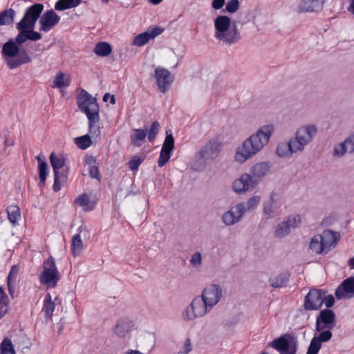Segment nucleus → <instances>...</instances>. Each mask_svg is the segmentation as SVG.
Wrapping results in <instances>:
<instances>
[{"label": "nucleus", "instance_id": "nucleus-5", "mask_svg": "<svg viewBox=\"0 0 354 354\" xmlns=\"http://www.w3.org/2000/svg\"><path fill=\"white\" fill-rule=\"evenodd\" d=\"M274 130L275 127L273 124H266L258 128L246 139L249 141L251 147L259 153L268 145Z\"/></svg>", "mask_w": 354, "mask_h": 354}, {"label": "nucleus", "instance_id": "nucleus-34", "mask_svg": "<svg viewBox=\"0 0 354 354\" xmlns=\"http://www.w3.org/2000/svg\"><path fill=\"white\" fill-rule=\"evenodd\" d=\"M310 249L317 254H326L324 248L320 234L313 236L309 243Z\"/></svg>", "mask_w": 354, "mask_h": 354}, {"label": "nucleus", "instance_id": "nucleus-18", "mask_svg": "<svg viewBox=\"0 0 354 354\" xmlns=\"http://www.w3.org/2000/svg\"><path fill=\"white\" fill-rule=\"evenodd\" d=\"M271 168L270 162L263 161L254 164L250 168L249 175L252 177V180L258 185L269 173Z\"/></svg>", "mask_w": 354, "mask_h": 354}, {"label": "nucleus", "instance_id": "nucleus-51", "mask_svg": "<svg viewBox=\"0 0 354 354\" xmlns=\"http://www.w3.org/2000/svg\"><path fill=\"white\" fill-rule=\"evenodd\" d=\"M285 221L290 230L298 227L301 223V218L299 215L289 216Z\"/></svg>", "mask_w": 354, "mask_h": 354}, {"label": "nucleus", "instance_id": "nucleus-54", "mask_svg": "<svg viewBox=\"0 0 354 354\" xmlns=\"http://www.w3.org/2000/svg\"><path fill=\"white\" fill-rule=\"evenodd\" d=\"M239 0H230L227 2L225 10L227 12L232 14L239 10Z\"/></svg>", "mask_w": 354, "mask_h": 354}, {"label": "nucleus", "instance_id": "nucleus-46", "mask_svg": "<svg viewBox=\"0 0 354 354\" xmlns=\"http://www.w3.org/2000/svg\"><path fill=\"white\" fill-rule=\"evenodd\" d=\"M88 129L89 132L92 135L93 137L97 138L100 134V129L98 126L97 123L100 120V117H96L93 118L88 119Z\"/></svg>", "mask_w": 354, "mask_h": 354}, {"label": "nucleus", "instance_id": "nucleus-63", "mask_svg": "<svg viewBox=\"0 0 354 354\" xmlns=\"http://www.w3.org/2000/svg\"><path fill=\"white\" fill-rule=\"evenodd\" d=\"M110 100L111 104H113L115 102V97L113 95H111L109 93H106L103 97V100L107 102Z\"/></svg>", "mask_w": 354, "mask_h": 354}, {"label": "nucleus", "instance_id": "nucleus-25", "mask_svg": "<svg viewBox=\"0 0 354 354\" xmlns=\"http://www.w3.org/2000/svg\"><path fill=\"white\" fill-rule=\"evenodd\" d=\"M19 49L18 45H17L13 39H10L3 44L1 54L7 65L8 62L12 61L13 58L19 53Z\"/></svg>", "mask_w": 354, "mask_h": 354}, {"label": "nucleus", "instance_id": "nucleus-53", "mask_svg": "<svg viewBox=\"0 0 354 354\" xmlns=\"http://www.w3.org/2000/svg\"><path fill=\"white\" fill-rule=\"evenodd\" d=\"M189 263L195 268H199L202 265V255L200 252H195L190 257Z\"/></svg>", "mask_w": 354, "mask_h": 354}, {"label": "nucleus", "instance_id": "nucleus-21", "mask_svg": "<svg viewBox=\"0 0 354 354\" xmlns=\"http://www.w3.org/2000/svg\"><path fill=\"white\" fill-rule=\"evenodd\" d=\"M163 29L160 27L149 28L147 31L136 35L133 43L136 46H142L150 40L160 35Z\"/></svg>", "mask_w": 354, "mask_h": 354}, {"label": "nucleus", "instance_id": "nucleus-28", "mask_svg": "<svg viewBox=\"0 0 354 354\" xmlns=\"http://www.w3.org/2000/svg\"><path fill=\"white\" fill-rule=\"evenodd\" d=\"M261 202V197L259 196H253L249 198L245 202L238 203L244 214L254 210Z\"/></svg>", "mask_w": 354, "mask_h": 354}, {"label": "nucleus", "instance_id": "nucleus-2", "mask_svg": "<svg viewBox=\"0 0 354 354\" xmlns=\"http://www.w3.org/2000/svg\"><path fill=\"white\" fill-rule=\"evenodd\" d=\"M214 37L221 44L231 46L241 40V35L235 25L231 26V19L225 15H218L214 21Z\"/></svg>", "mask_w": 354, "mask_h": 354}, {"label": "nucleus", "instance_id": "nucleus-42", "mask_svg": "<svg viewBox=\"0 0 354 354\" xmlns=\"http://www.w3.org/2000/svg\"><path fill=\"white\" fill-rule=\"evenodd\" d=\"M9 299L2 288L0 287V319L8 311Z\"/></svg>", "mask_w": 354, "mask_h": 354}, {"label": "nucleus", "instance_id": "nucleus-31", "mask_svg": "<svg viewBox=\"0 0 354 354\" xmlns=\"http://www.w3.org/2000/svg\"><path fill=\"white\" fill-rule=\"evenodd\" d=\"M251 158H252V156L248 154V151L241 145L236 147L234 153V161L235 162L243 165Z\"/></svg>", "mask_w": 354, "mask_h": 354}, {"label": "nucleus", "instance_id": "nucleus-6", "mask_svg": "<svg viewBox=\"0 0 354 354\" xmlns=\"http://www.w3.org/2000/svg\"><path fill=\"white\" fill-rule=\"evenodd\" d=\"M212 307L205 302L201 296L195 297L191 304L187 306L182 313L184 320L192 321L196 318L203 317L210 312Z\"/></svg>", "mask_w": 354, "mask_h": 354}, {"label": "nucleus", "instance_id": "nucleus-12", "mask_svg": "<svg viewBox=\"0 0 354 354\" xmlns=\"http://www.w3.org/2000/svg\"><path fill=\"white\" fill-rule=\"evenodd\" d=\"M346 154H354V132L333 146L332 155L334 158H340Z\"/></svg>", "mask_w": 354, "mask_h": 354}, {"label": "nucleus", "instance_id": "nucleus-3", "mask_svg": "<svg viewBox=\"0 0 354 354\" xmlns=\"http://www.w3.org/2000/svg\"><path fill=\"white\" fill-rule=\"evenodd\" d=\"M318 133V127L313 123L299 127L290 138L299 153L303 152L313 141Z\"/></svg>", "mask_w": 354, "mask_h": 354}, {"label": "nucleus", "instance_id": "nucleus-22", "mask_svg": "<svg viewBox=\"0 0 354 354\" xmlns=\"http://www.w3.org/2000/svg\"><path fill=\"white\" fill-rule=\"evenodd\" d=\"M320 235L326 254L336 246L340 238V234L338 232L330 230H324Z\"/></svg>", "mask_w": 354, "mask_h": 354}, {"label": "nucleus", "instance_id": "nucleus-40", "mask_svg": "<svg viewBox=\"0 0 354 354\" xmlns=\"http://www.w3.org/2000/svg\"><path fill=\"white\" fill-rule=\"evenodd\" d=\"M111 46L106 42H100L94 48L95 53L101 57L108 56L111 54Z\"/></svg>", "mask_w": 354, "mask_h": 354}, {"label": "nucleus", "instance_id": "nucleus-9", "mask_svg": "<svg viewBox=\"0 0 354 354\" xmlns=\"http://www.w3.org/2000/svg\"><path fill=\"white\" fill-rule=\"evenodd\" d=\"M221 152L220 144L215 140H209L198 151V156L202 159L198 165L194 164L192 167L195 170H203L205 166L206 160H212L216 159Z\"/></svg>", "mask_w": 354, "mask_h": 354}, {"label": "nucleus", "instance_id": "nucleus-14", "mask_svg": "<svg viewBox=\"0 0 354 354\" xmlns=\"http://www.w3.org/2000/svg\"><path fill=\"white\" fill-rule=\"evenodd\" d=\"M257 185L252 180L248 173L242 174L239 178L235 179L232 185L233 191L238 194H243L253 190Z\"/></svg>", "mask_w": 354, "mask_h": 354}, {"label": "nucleus", "instance_id": "nucleus-7", "mask_svg": "<svg viewBox=\"0 0 354 354\" xmlns=\"http://www.w3.org/2000/svg\"><path fill=\"white\" fill-rule=\"evenodd\" d=\"M59 279L60 274L54 259L50 257L43 263V271L39 276L40 283L48 288H53L56 287Z\"/></svg>", "mask_w": 354, "mask_h": 354}, {"label": "nucleus", "instance_id": "nucleus-16", "mask_svg": "<svg viewBox=\"0 0 354 354\" xmlns=\"http://www.w3.org/2000/svg\"><path fill=\"white\" fill-rule=\"evenodd\" d=\"M154 77L158 89L161 93H165L174 81L171 73L166 68L158 67L154 72Z\"/></svg>", "mask_w": 354, "mask_h": 354}, {"label": "nucleus", "instance_id": "nucleus-61", "mask_svg": "<svg viewBox=\"0 0 354 354\" xmlns=\"http://www.w3.org/2000/svg\"><path fill=\"white\" fill-rule=\"evenodd\" d=\"M28 39L31 41H37L41 38V35L33 30L28 29Z\"/></svg>", "mask_w": 354, "mask_h": 354}, {"label": "nucleus", "instance_id": "nucleus-55", "mask_svg": "<svg viewBox=\"0 0 354 354\" xmlns=\"http://www.w3.org/2000/svg\"><path fill=\"white\" fill-rule=\"evenodd\" d=\"M171 156V153L160 151V156L158 161V165L159 167H163L170 159Z\"/></svg>", "mask_w": 354, "mask_h": 354}, {"label": "nucleus", "instance_id": "nucleus-32", "mask_svg": "<svg viewBox=\"0 0 354 354\" xmlns=\"http://www.w3.org/2000/svg\"><path fill=\"white\" fill-rule=\"evenodd\" d=\"M131 326L130 321L120 320L115 326L114 333L119 337H124L128 335Z\"/></svg>", "mask_w": 354, "mask_h": 354}, {"label": "nucleus", "instance_id": "nucleus-52", "mask_svg": "<svg viewBox=\"0 0 354 354\" xmlns=\"http://www.w3.org/2000/svg\"><path fill=\"white\" fill-rule=\"evenodd\" d=\"M17 29L19 31V32L17 35L15 42L17 44V45L19 46L26 42L28 39V28H17Z\"/></svg>", "mask_w": 354, "mask_h": 354}, {"label": "nucleus", "instance_id": "nucleus-37", "mask_svg": "<svg viewBox=\"0 0 354 354\" xmlns=\"http://www.w3.org/2000/svg\"><path fill=\"white\" fill-rule=\"evenodd\" d=\"M288 281V275L283 273L278 276L270 278L269 282L274 288H282L285 286Z\"/></svg>", "mask_w": 354, "mask_h": 354}, {"label": "nucleus", "instance_id": "nucleus-23", "mask_svg": "<svg viewBox=\"0 0 354 354\" xmlns=\"http://www.w3.org/2000/svg\"><path fill=\"white\" fill-rule=\"evenodd\" d=\"M298 153L290 138L287 142L278 143L275 149L276 155L281 158H289L293 154Z\"/></svg>", "mask_w": 354, "mask_h": 354}, {"label": "nucleus", "instance_id": "nucleus-49", "mask_svg": "<svg viewBox=\"0 0 354 354\" xmlns=\"http://www.w3.org/2000/svg\"><path fill=\"white\" fill-rule=\"evenodd\" d=\"M76 203L85 211H91L93 208V205L90 203L89 197L86 194L80 195L76 199Z\"/></svg>", "mask_w": 354, "mask_h": 354}, {"label": "nucleus", "instance_id": "nucleus-35", "mask_svg": "<svg viewBox=\"0 0 354 354\" xmlns=\"http://www.w3.org/2000/svg\"><path fill=\"white\" fill-rule=\"evenodd\" d=\"M7 214L10 222L15 226L21 219L20 209L17 205H11L7 207Z\"/></svg>", "mask_w": 354, "mask_h": 354}, {"label": "nucleus", "instance_id": "nucleus-10", "mask_svg": "<svg viewBox=\"0 0 354 354\" xmlns=\"http://www.w3.org/2000/svg\"><path fill=\"white\" fill-rule=\"evenodd\" d=\"M270 346L277 350L280 354H296L297 341L296 337L285 335L274 339Z\"/></svg>", "mask_w": 354, "mask_h": 354}, {"label": "nucleus", "instance_id": "nucleus-60", "mask_svg": "<svg viewBox=\"0 0 354 354\" xmlns=\"http://www.w3.org/2000/svg\"><path fill=\"white\" fill-rule=\"evenodd\" d=\"M335 303L334 297L332 295H326V292L324 290V304L327 308H330Z\"/></svg>", "mask_w": 354, "mask_h": 354}, {"label": "nucleus", "instance_id": "nucleus-45", "mask_svg": "<svg viewBox=\"0 0 354 354\" xmlns=\"http://www.w3.org/2000/svg\"><path fill=\"white\" fill-rule=\"evenodd\" d=\"M290 228L284 220L276 226L274 234L277 237L283 238L288 236L290 233Z\"/></svg>", "mask_w": 354, "mask_h": 354}, {"label": "nucleus", "instance_id": "nucleus-44", "mask_svg": "<svg viewBox=\"0 0 354 354\" xmlns=\"http://www.w3.org/2000/svg\"><path fill=\"white\" fill-rule=\"evenodd\" d=\"M83 248L82 241L80 238V235L77 234L72 238L71 250L73 256L79 255Z\"/></svg>", "mask_w": 354, "mask_h": 354}, {"label": "nucleus", "instance_id": "nucleus-57", "mask_svg": "<svg viewBox=\"0 0 354 354\" xmlns=\"http://www.w3.org/2000/svg\"><path fill=\"white\" fill-rule=\"evenodd\" d=\"M142 162V160L138 157H133L129 162V167L131 171H136L138 169L140 165Z\"/></svg>", "mask_w": 354, "mask_h": 354}, {"label": "nucleus", "instance_id": "nucleus-4", "mask_svg": "<svg viewBox=\"0 0 354 354\" xmlns=\"http://www.w3.org/2000/svg\"><path fill=\"white\" fill-rule=\"evenodd\" d=\"M50 162L54 172L53 190L58 192L61 189L68 177V169L65 165L66 158L62 154L53 152L50 156Z\"/></svg>", "mask_w": 354, "mask_h": 354}, {"label": "nucleus", "instance_id": "nucleus-26", "mask_svg": "<svg viewBox=\"0 0 354 354\" xmlns=\"http://www.w3.org/2000/svg\"><path fill=\"white\" fill-rule=\"evenodd\" d=\"M324 0H302L299 5L300 12H312L321 10Z\"/></svg>", "mask_w": 354, "mask_h": 354}, {"label": "nucleus", "instance_id": "nucleus-15", "mask_svg": "<svg viewBox=\"0 0 354 354\" xmlns=\"http://www.w3.org/2000/svg\"><path fill=\"white\" fill-rule=\"evenodd\" d=\"M201 296L212 308L221 300L223 289L218 284H209L203 289Z\"/></svg>", "mask_w": 354, "mask_h": 354}, {"label": "nucleus", "instance_id": "nucleus-13", "mask_svg": "<svg viewBox=\"0 0 354 354\" xmlns=\"http://www.w3.org/2000/svg\"><path fill=\"white\" fill-rule=\"evenodd\" d=\"M324 290L311 289L306 295L304 307L306 310H317L324 304Z\"/></svg>", "mask_w": 354, "mask_h": 354}, {"label": "nucleus", "instance_id": "nucleus-8", "mask_svg": "<svg viewBox=\"0 0 354 354\" xmlns=\"http://www.w3.org/2000/svg\"><path fill=\"white\" fill-rule=\"evenodd\" d=\"M77 102L80 109L88 119L99 117L100 108L96 99L85 90H82Z\"/></svg>", "mask_w": 354, "mask_h": 354}, {"label": "nucleus", "instance_id": "nucleus-43", "mask_svg": "<svg viewBox=\"0 0 354 354\" xmlns=\"http://www.w3.org/2000/svg\"><path fill=\"white\" fill-rule=\"evenodd\" d=\"M86 166L88 167L89 175L92 178L99 179L100 174L98 167L95 165V161L93 157L87 158L85 160Z\"/></svg>", "mask_w": 354, "mask_h": 354}, {"label": "nucleus", "instance_id": "nucleus-56", "mask_svg": "<svg viewBox=\"0 0 354 354\" xmlns=\"http://www.w3.org/2000/svg\"><path fill=\"white\" fill-rule=\"evenodd\" d=\"M242 147L244 148V149L248 151V154L252 156V157H254L258 153L255 151V149L251 147L250 145L249 141L247 139H245L241 144Z\"/></svg>", "mask_w": 354, "mask_h": 354}, {"label": "nucleus", "instance_id": "nucleus-17", "mask_svg": "<svg viewBox=\"0 0 354 354\" xmlns=\"http://www.w3.org/2000/svg\"><path fill=\"white\" fill-rule=\"evenodd\" d=\"M335 295L338 300L354 298V277L344 279L336 288Z\"/></svg>", "mask_w": 354, "mask_h": 354}, {"label": "nucleus", "instance_id": "nucleus-50", "mask_svg": "<svg viewBox=\"0 0 354 354\" xmlns=\"http://www.w3.org/2000/svg\"><path fill=\"white\" fill-rule=\"evenodd\" d=\"M160 124L158 122L154 121L151 123L147 134L148 140L150 142H153L156 136L160 131Z\"/></svg>", "mask_w": 354, "mask_h": 354}, {"label": "nucleus", "instance_id": "nucleus-29", "mask_svg": "<svg viewBox=\"0 0 354 354\" xmlns=\"http://www.w3.org/2000/svg\"><path fill=\"white\" fill-rule=\"evenodd\" d=\"M147 131L141 129H134L131 133V142L136 147H140L147 136Z\"/></svg>", "mask_w": 354, "mask_h": 354}, {"label": "nucleus", "instance_id": "nucleus-41", "mask_svg": "<svg viewBox=\"0 0 354 354\" xmlns=\"http://www.w3.org/2000/svg\"><path fill=\"white\" fill-rule=\"evenodd\" d=\"M1 354H16L14 345L10 339L5 337L0 344Z\"/></svg>", "mask_w": 354, "mask_h": 354}, {"label": "nucleus", "instance_id": "nucleus-30", "mask_svg": "<svg viewBox=\"0 0 354 354\" xmlns=\"http://www.w3.org/2000/svg\"><path fill=\"white\" fill-rule=\"evenodd\" d=\"M71 83V77L69 75L63 73L62 72L57 73L55 77L53 85L52 86L53 88H65L70 85Z\"/></svg>", "mask_w": 354, "mask_h": 354}, {"label": "nucleus", "instance_id": "nucleus-36", "mask_svg": "<svg viewBox=\"0 0 354 354\" xmlns=\"http://www.w3.org/2000/svg\"><path fill=\"white\" fill-rule=\"evenodd\" d=\"M55 307V304L52 301L51 295L48 293L44 299L42 311L44 313L46 318H50L53 315Z\"/></svg>", "mask_w": 354, "mask_h": 354}, {"label": "nucleus", "instance_id": "nucleus-58", "mask_svg": "<svg viewBox=\"0 0 354 354\" xmlns=\"http://www.w3.org/2000/svg\"><path fill=\"white\" fill-rule=\"evenodd\" d=\"M192 349V343L189 338L186 339L185 342L183 343V346L180 350V351L178 352V354H187L189 353Z\"/></svg>", "mask_w": 354, "mask_h": 354}, {"label": "nucleus", "instance_id": "nucleus-62", "mask_svg": "<svg viewBox=\"0 0 354 354\" xmlns=\"http://www.w3.org/2000/svg\"><path fill=\"white\" fill-rule=\"evenodd\" d=\"M225 5V0H212V6L215 10H219Z\"/></svg>", "mask_w": 354, "mask_h": 354}, {"label": "nucleus", "instance_id": "nucleus-39", "mask_svg": "<svg viewBox=\"0 0 354 354\" xmlns=\"http://www.w3.org/2000/svg\"><path fill=\"white\" fill-rule=\"evenodd\" d=\"M15 11L8 9L0 13V26H6L12 24L15 17Z\"/></svg>", "mask_w": 354, "mask_h": 354}, {"label": "nucleus", "instance_id": "nucleus-47", "mask_svg": "<svg viewBox=\"0 0 354 354\" xmlns=\"http://www.w3.org/2000/svg\"><path fill=\"white\" fill-rule=\"evenodd\" d=\"M75 143L80 149H86L91 145L92 141L91 137L86 134L75 138Z\"/></svg>", "mask_w": 354, "mask_h": 354}, {"label": "nucleus", "instance_id": "nucleus-38", "mask_svg": "<svg viewBox=\"0 0 354 354\" xmlns=\"http://www.w3.org/2000/svg\"><path fill=\"white\" fill-rule=\"evenodd\" d=\"M37 160L39 163V186H43L48 175V165L39 156H37Z\"/></svg>", "mask_w": 354, "mask_h": 354}, {"label": "nucleus", "instance_id": "nucleus-19", "mask_svg": "<svg viewBox=\"0 0 354 354\" xmlns=\"http://www.w3.org/2000/svg\"><path fill=\"white\" fill-rule=\"evenodd\" d=\"M245 214L239 205L236 203L225 212L222 215L223 223L227 226L234 225L239 223L243 218Z\"/></svg>", "mask_w": 354, "mask_h": 354}, {"label": "nucleus", "instance_id": "nucleus-11", "mask_svg": "<svg viewBox=\"0 0 354 354\" xmlns=\"http://www.w3.org/2000/svg\"><path fill=\"white\" fill-rule=\"evenodd\" d=\"M44 10V6L36 3L29 7L21 20L17 24V28L33 30L35 24Z\"/></svg>", "mask_w": 354, "mask_h": 354}, {"label": "nucleus", "instance_id": "nucleus-33", "mask_svg": "<svg viewBox=\"0 0 354 354\" xmlns=\"http://www.w3.org/2000/svg\"><path fill=\"white\" fill-rule=\"evenodd\" d=\"M19 271V268L17 266L14 265L12 266L9 274L7 278V286L9 293L10 295H13L15 292V286L17 275Z\"/></svg>", "mask_w": 354, "mask_h": 354}, {"label": "nucleus", "instance_id": "nucleus-64", "mask_svg": "<svg viewBox=\"0 0 354 354\" xmlns=\"http://www.w3.org/2000/svg\"><path fill=\"white\" fill-rule=\"evenodd\" d=\"M350 2V5L348 7L347 10L348 12L352 13L354 15V0H348Z\"/></svg>", "mask_w": 354, "mask_h": 354}, {"label": "nucleus", "instance_id": "nucleus-24", "mask_svg": "<svg viewBox=\"0 0 354 354\" xmlns=\"http://www.w3.org/2000/svg\"><path fill=\"white\" fill-rule=\"evenodd\" d=\"M280 207L279 203L277 196L274 194H271L269 200L263 205V212L267 219L274 217Z\"/></svg>", "mask_w": 354, "mask_h": 354}, {"label": "nucleus", "instance_id": "nucleus-1", "mask_svg": "<svg viewBox=\"0 0 354 354\" xmlns=\"http://www.w3.org/2000/svg\"><path fill=\"white\" fill-rule=\"evenodd\" d=\"M335 326V314L330 309L320 311L317 317L315 331L310 340L306 354H318L322 348V343L330 341L333 337L332 330Z\"/></svg>", "mask_w": 354, "mask_h": 354}, {"label": "nucleus", "instance_id": "nucleus-20", "mask_svg": "<svg viewBox=\"0 0 354 354\" xmlns=\"http://www.w3.org/2000/svg\"><path fill=\"white\" fill-rule=\"evenodd\" d=\"M59 16L53 10H48L41 15L39 19L41 25L39 30L46 32H48L59 23Z\"/></svg>", "mask_w": 354, "mask_h": 354}, {"label": "nucleus", "instance_id": "nucleus-27", "mask_svg": "<svg viewBox=\"0 0 354 354\" xmlns=\"http://www.w3.org/2000/svg\"><path fill=\"white\" fill-rule=\"evenodd\" d=\"M31 62V57L24 50H19V53L13 58L12 61L8 62V66L10 69L15 68L21 64H27Z\"/></svg>", "mask_w": 354, "mask_h": 354}, {"label": "nucleus", "instance_id": "nucleus-59", "mask_svg": "<svg viewBox=\"0 0 354 354\" xmlns=\"http://www.w3.org/2000/svg\"><path fill=\"white\" fill-rule=\"evenodd\" d=\"M69 3L68 1H64V0H59L57 1L55 6V8L57 10H64L68 8H71V6H69Z\"/></svg>", "mask_w": 354, "mask_h": 354}, {"label": "nucleus", "instance_id": "nucleus-48", "mask_svg": "<svg viewBox=\"0 0 354 354\" xmlns=\"http://www.w3.org/2000/svg\"><path fill=\"white\" fill-rule=\"evenodd\" d=\"M174 148V138L171 133L167 131V135L162 144L161 150L171 153Z\"/></svg>", "mask_w": 354, "mask_h": 354}]
</instances>
